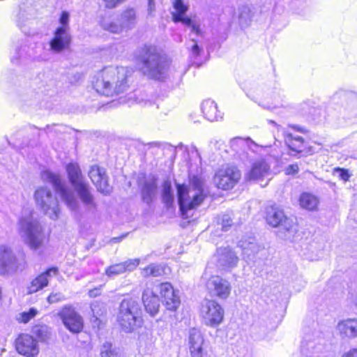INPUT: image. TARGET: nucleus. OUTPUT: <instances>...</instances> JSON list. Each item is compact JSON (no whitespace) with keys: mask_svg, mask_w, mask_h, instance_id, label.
<instances>
[{"mask_svg":"<svg viewBox=\"0 0 357 357\" xmlns=\"http://www.w3.org/2000/svg\"><path fill=\"white\" fill-rule=\"evenodd\" d=\"M142 74L153 79L161 80L168 68L167 58L155 46L145 45L138 56Z\"/></svg>","mask_w":357,"mask_h":357,"instance_id":"f257e3e1","label":"nucleus"},{"mask_svg":"<svg viewBox=\"0 0 357 357\" xmlns=\"http://www.w3.org/2000/svg\"><path fill=\"white\" fill-rule=\"evenodd\" d=\"M204 183L197 176H193L188 185L176 183L178 202L182 215L187 218L188 212L199 206L206 197Z\"/></svg>","mask_w":357,"mask_h":357,"instance_id":"f03ea898","label":"nucleus"},{"mask_svg":"<svg viewBox=\"0 0 357 357\" xmlns=\"http://www.w3.org/2000/svg\"><path fill=\"white\" fill-rule=\"evenodd\" d=\"M142 309L138 301L132 298L123 299L119 306L117 322L126 333H130L142 324Z\"/></svg>","mask_w":357,"mask_h":357,"instance_id":"7ed1b4c3","label":"nucleus"},{"mask_svg":"<svg viewBox=\"0 0 357 357\" xmlns=\"http://www.w3.org/2000/svg\"><path fill=\"white\" fill-rule=\"evenodd\" d=\"M266 220L269 225L278 228L277 235L281 238L291 240L297 231L296 224L276 206L267 207Z\"/></svg>","mask_w":357,"mask_h":357,"instance_id":"20e7f679","label":"nucleus"},{"mask_svg":"<svg viewBox=\"0 0 357 357\" xmlns=\"http://www.w3.org/2000/svg\"><path fill=\"white\" fill-rule=\"evenodd\" d=\"M65 328L71 333L79 334L83 332L84 322L81 314L70 304L63 305L57 313Z\"/></svg>","mask_w":357,"mask_h":357,"instance_id":"39448f33","label":"nucleus"},{"mask_svg":"<svg viewBox=\"0 0 357 357\" xmlns=\"http://www.w3.org/2000/svg\"><path fill=\"white\" fill-rule=\"evenodd\" d=\"M200 314L206 326L216 327L222 322L224 310L215 301L205 300L201 305Z\"/></svg>","mask_w":357,"mask_h":357,"instance_id":"423d86ee","label":"nucleus"},{"mask_svg":"<svg viewBox=\"0 0 357 357\" xmlns=\"http://www.w3.org/2000/svg\"><path fill=\"white\" fill-rule=\"evenodd\" d=\"M26 261L20 262L10 248L0 245V275H9L24 269Z\"/></svg>","mask_w":357,"mask_h":357,"instance_id":"0eeeda50","label":"nucleus"},{"mask_svg":"<svg viewBox=\"0 0 357 357\" xmlns=\"http://www.w3.org/2000/svg\"><path fill=\"white\" fill-rule=\"evenodd\" d=\"M37 206L45 214H50L52 219L58 218L59 209L50 190L46 188H39L34 194Z\"/></svg>","mask_w":357,"mask_h":357,"instance_id":"6e6552de","label":"nucleus"},{"mask_svg":"<svg viewBox=\"0 0 357 357\" xmlns=\"http://www.w3.org/2000/svg\"><path fill=\"white\" fill-rule=\"evenodd\" d=\"M14 346L17 354L24 357H36L40 351L38 340L28 333L19 334Z\"/></svg>","mask_w":357,"mask_h":357,"instance_id":"1a4fd4ad","label":"nucleus"},{"mask_svg":"<svg viewBox=\"0 0 357 357\" xmlns=\"http://www.w3.org/2000/svg\"><path fill=\"white\" fill-rule=\"evenodd\" d=\"M241 174L234 166L227 167L218 171L214 181L218 188L229 190L232 188L240 180Z\"/></svg>","mask_w":357,"mask_h":357,"instance_id":"9d476101","label":"nucleus"},{"mask_svg":"<svg viewBox=\"0 0 357 357\" xmlns=\"http://www.w3.org/2000/svg\"><path fill=\"white\" fill-rule=\"evenodd\" d=\"M188 344L191 357H211L201 331L195 328L188 333Z\"/></svg>","mask_w":357,"mask_h":357,"instance_id":"9b49d317","label":"nucleus"},{"mask_svg":"<svg viewBox=\"0 0 357 357\" xmlns=\"http://www.w3.org/2000/svg\"><path fill=\"white\" fill-rule=\"evenodd\" d=\"M48 181L53 185L55 192L59 195L61 199L70 208L77 206V200L73 192L66 186L60 176L55 174H49Z\"/></svg>","mask_w":357,"mask_h":357,"instance_id":"f8f14e48","label":"nucleus"},{"mask_svg":"<svg viewBox=\"0 0 357 357\" xmlns=\"http://www.w3.org/2000/svg\"><path fill=\"white\" fill-rule=\"evenodd\" d=\"M26 243L33 250L41 248L45 241H49L48 235L44 234L43 229L38 224L30 223L26 232Z\"/></svg>","mask_w":357,"mask_h":357,"instance_id":"ddd939ff","label":"nucleus"},{"mask_svg":"<svg viewBox=\"0 0 357 357\" xmlns=\"http://www.w3.org/2000/svg\"><path fill=\"white\" fill-rule=\"evenodd\" d=\"M206 288L211 296L226 299L230 294L231 287L227 280L213 275L208 280Z\"/></svg>","mask_w":357,"mask_h":357,"instance_id":"4468645a","label":"nucleus"},{"mask_svg":"<svg viewBox=\"0 0 357 357\" xmlns=\"http://www.w3.org/2000/svg\"><path fill=\"white\" fill-rule=\"evenodd\" d=\"M159 288L160 294L163 298L162 303L167 310L176 311L181 303L178 292L175 291L172 284L169 282L161 283L159 285Z\"/></svg>","mask_w":357,"mask_h":357,"instance_id":"2eb2a0df","label":"nucleus"},{"mask_svg":"<svg viewBox=\"0 0 357 357\" xmlns=\"http://www.w3.org/2000/svg\"><path fill=\"white\" fill-rule=\"evenodd\" d=\"M58 272V268L52 266L47 268L45 271L38 274L30 282V284L28 287V294H32L36 293L38 291L48 286V278L51 276V274H52L53 275H56Z\"/></svg>","mask_w":357,"mask_h":357,"instance_id":"dca6fc26","label":"nucleus"},{"mask_svg":"<svg viewBox=\"0 0 357 357\" xmlns=\"http://www.w3.org/2000/svg\"><path fill=\"white\" fill-rule=\"evenodd\" d=\"M270 174V166L264 160L255 162L250 169L245 173V179L247 181H259Z\"/></svg>","mask_w":357,"mask_h":357,"instance_id":"f3484780","label":"nucleus"},{"mask_svg":"<svg viewBox=\"0 0 357 357\" xmlns=\"http://www.w3.org/2000/svg\"><path fill=\"white\" fill-rule=\"evenodd\" d=\"M71 36L68 31L62 28H56L54 32V36L50 41L51 49L56 52H61L70 47Z\"/></svg>","mask_w":357,"mask_h":357,"instance_id":"a211bd4d","label":"nucleus"},{"mask_svg":"<svg viewBox=\"0 0 357 357\" xmlns=\"http://www.w3.org/2000/svg\"><path fill=\"white\" fill-rule=\"evenodd\" d=\"M216 260L218 266L222 269L233 268L238 261L236 253L229 248H220L217 250Z\"/></svg>","mask_w":357,"mask_h":357,"instance_id":"6ab92c4d","label":"nucleus"},{"mask_svg":"<svg viewBox=\"0 0 357 357\" xmlns=\"http://www.w3.org/2000/svg\"><path fill=\"white\" fill-rule=\"evenodd\" d=\"M132 70L127 67L116 68V81L114 93L117 95L126 92L130 88V79Z\"/></svg>","mask_w":357,"mask_h":357,"instance_id":"aec40b11","label":"nucleus"},{"mask_svg":"<svg viewBox=\"0 0 357 357\" xmlns=\"http://www.w3.org/2000/svg\"><path fill=\"white\" fill-rule=\"evenodd\" d=\"M142 301L146 311L151 316H155L159 311L160 299L150 288L144 289L142 294Z\"/></svg>","mask_w":357,"mask_h":357,"instance_id":"412c9836","label":"nucleus"},{"mask_svg":"<svg viewBox=\"0 0 357 357\" xmlns=\"http://www.w3.org/2000/svg\"><path fill=\"white\" fill-rule=\"evenodd\" d=\"M337 329L344 337L349 339L357 337V319H347L340 321Z\"/></svg>","mask_w":357,"mask_h":357,"instance_id":"4be33fe9","label":"nucleus"},{"mask_svg":"<svg viewBox=\"0 0 357 357\" xmlns=\"http://www.w3.org/2000/svg\"><path fill=\"white\" fill-rule=\"evenodd\" d=\"M68 181L73 187L84 182V176L79 165L76 162H69L66 166Z\"/></svg>","mask_w":357,"mask_h":357,"instance_id":"5701e85b","label":"nucleus"},{"mask_svg":"<svg viewBox=\"0 0 357 357\" xmlns=\"http://www.w3.org/2000/svg\"><path fill=\"white\" fill-rule=\"evenodd\" d=\"M89 176L99 191L102 192H107V181L106 176L104 174L100 172L98 167H91L89 172Z\"/></svg>","mask_w":357,"mask_h":357,"instance_id":"b1692460","label":"nucleus"},{"mask_svg":"<svg viewBox=\"0 0 357 357\" xmlns=\"http://www.w3.org/2000/svg\"><path fill=\"white\" fill-rule=\"evenodd\" d=\"M238 245L242 249L243 255L248 258L254 257L261 249V246L258 245L254 237L242 238L238 242Z\"/></svg>","mask_w":357,"mask_h":357,"instance_id":"393cba45","label":"nucleus"},{"mask_svg":"<svg viewBox=\"0 0 357 357\" xmlns=\"http://www.w3.org/2000/svg\"><path fill=\"white\" fill-rule=\"evenodd\" d=\"M77 195L82 203L86 205L93 204V196L91 194L89 185L86 182H83L73 187Z\"/></svg>","mask_w":357,"mask_h":357,"instance_id":"a878e982","label":"nucleus"},{"mask_svg":"<svg viewBox=\"0 0 357 357\" xmlns=\"http://www.w3.org/2000/svg\"><path fill=\"white\" fill-rule=\"evenodd\" d=\"M202 110L208 121H216L220 116L216 103L211 99L203 101Z\"/></svg>","mask_w":357,"mask_h":357,"instance_id":"bb28decb","label":"nucleus"},{"mask_svg":"<svg viewBox=\"0 0 357 357\" xmlns=\"http://www.w3.org/2000/svg\"><path fill=\"white\" fill-rule=\"evenodd\" d=\"M158 185L155 180L147 181L144 183L142 190V197L143 202L151 204L155 195Z\"/></svg>","mask_w":357,"mask_h":357,"instance_id":"cd10ccee","label":"nucleus"},{"mask_svg":"<svg viewBox=\"0 0 357 357\" xmlns=\"http://www.w3.org/2000/svg\"><path fill=\"white\" fill-rule=\"evenodd\" d=\"M139 264V259H128V261L113 265V275L121 274L126 271H132Z\"/></svg>","mask_w":357,"mask_h":357,"instance_id":"c85d7f7f","label":"nucleus"},{"mask_svg":"<svg viewBox=\"0 0 357 357\" xmlns=\"http://www.w3.org/2000/svg\"><path fill=\"white\" fill-rule=\"evenodd\" d=\"M299 202L302 208L309 211L317 209L319 204V199L317 197L310 193L302 194Z\"/></svg>","mask_w":357,"mask_h":357,"instance_id":"c756f323","label":"nucleus"},{"mask_svg":"<svg viewBox=\"0 0 357 357\" xmlns=\"http://www.w3.org/2000/svg\"><path fill=\"white\" fill-rule=\"evenodd\" d=\"M174 8L175 9V12L172 13V16L174 22H182V20L188 18V17L185 16L188 10V6L183 3V0H175L174 2Z\"/></svg>","mask_w":357,"mask_h":357,"instance_id":"7c9ffc66","label":"nucleus"},{"mask_svg":"<svg viewBox=\"0 0 357 357\" xmlns=\"http://www.w3.org/2000/svg\"><path fill=\"white\" fill-rule=\"evenodd\" d=\"M165 273V267L161 264H151L142 270V275L144 278L158 277Z\"/></svg>","mask_w":357,"mask_h":357,"instance_id":"2f4dec72","label":"nucleus"},{"mask_svg":"<svg viewBox=\"0 0 357 357\" xmlns=\"http://www.w3.org/2000/svg\"><path fill=\"white\" fill-rule=\"evenodd\" d=\"M162 199L167 206H170L174 201V195L169 180H165L162 183Z\"/></svg>","mask_w":357,"mask_h":357,"instance_id":"473e14b6","label":"nucleus"},{"mask_svg":"<svg viewBox=\"0 0 357 357\" xmlns=\"http://www.w3.org/2000/svg\"><path fill=\"white\" fill-rule=\"evenodd\" d=\"M285 142L291 151L296 153L302 152L303 139L301 137H294L292 134L288 133L286 135Z\"/></svg>","mask_w":357,"mask_h":357,"instance_id":"72a5a7b5","label":"nucleus"},{"mask_svg":"<svg viewBox=\"0 0 357 357\" xmlns=\"http://www.w3.org/2000/svg\"><path fill=\"white\" fill-rule=\"evenodd\" d=\"M136 21V12L133 8L126 9L121 15V22L122 26L130 28Z\"/></svg>","mask_w":357,"mask_h":357,"instance_id":"f704fd0d","label":"nucleus"},{"mask_svg":"<svg viewBox=\"0 0 357 357\" xmlns=\"http://www.w3.org/2000/svg\"><path fill=\"white\" fill-rule=\"evenodd\" d=\"M252 13L250 8L248 6H242L239 10V23L241 26H247L250 24L252 18Z\"/></svg>","mask_w":357,"mask_h":357,"instance_id":"c9c22d12","label":"nucleus"},{"mask_svg":"<svg viewBox=\"0 0 357 357\" xmlns=\"http://www.w3.org/2000/svg\"><path fill=\"white\" fill-rule=\"evenodd\" d=\"M38 313V311L36 308L31 307L28 311L20 313L17 321L19 323L26 324L33 319Z\"/></svg>","mask_w":357,"mask_h":357,"instance_id":"e433bc0d","label":"nucleus"},{"mask_svg":"<svg viewBox=\"0 0 357 357\" xmlns=\"http://www.w3.org/2000/svg\"><path fill=\"white\" fill-rule=\"evenodd\" d=\"M34 334L40 340L45 341L49 337V332L46 326H38L35 327Z\"/></svg>","mask_w":357,"mask_h":357,"instance_id":"4c0bfd02","label":"nucleus"},{"mask_svg":"<svg viewBox=\"0 0 357 357\" xmlns=\"http://www.w3.org/2000/svg\"><path fill=\"white\" fill-rule=\"evenodd\" d=\"M61 25L57 28H62L64 31L69 32V13L67 11H62L59 17Z\"/></svg>","mask_w":357,"mask_h":357,"instance_id":"58836bf2","label":"nucleus"},{"mask_svg":"<svg viewBox=\"0 0 357 357\" xmlns=\"http://www.w3.org/2000/svg\"><path fill=\"white\" fill-rule=\"evenodd\" d=\"M182 23L190 27L192 31L195 33L197 35H201L202 31L199 28V25L195 21L192 20L190 17L182 20Z\"/></svg>","mask_w":357,"mask_h":357,"instance_id":"ea45409f","label":"nucleus"},{"mask_svg":"<svg viewBox=\"0 0 357 357\" xmlns=\"http://www.w3.org/2000/svg\"><path fill=\"white\" fill-rule=\"evenodd\" d=\"M220 224L222 225V230L227 231L233 225L231 215L229 213L222 215Z\"/></svg>","mask_w":357,"mask_h":357,"instance_id":"a19ab883","label":"nucleus"},{"mask_svg":"<svg viewBox=\"0 0 357 357\" xmlns=\"http://www.w3.org/2000/svg\"><path fill=\"white\" fill-rule=\"evenodd\" d=\"M191 41L192 43V45L191 46H189L188 49L190 51L192 56L196 58L200 55L201 52H202V49L199 47L195 40L192 39Z\"/></svg>","mask_w":357,"mask_h":357,"instance_id":"79ce46f5","label":"nucleus"},{"mask_svg":"<svg viewBox=\"0 0 357 357\" xmlns=\"http://www.w3.org/2000/svg\"><path fill=\"white\" fill-rule=\"evenodd\" d=\"M63 297L61 293H51L47 298V301L49 304L56 303L61 302L63 300Z\"/></svg>","mask_w":357,"mask_h":357,"instance_id":"37998d69","label":"nucleus"},{"mask_svg":"<svg viewBox=\"0 0 357 357\" xmlns=\"http://www.w3.org/2000/svg\"><path fill=\"white\" fill-rule=\"evenodd\" d=\"M299 167L297 164L289 165L287 169L286 172L287 174H294L298 172Z\"/></svg>","mask_w":357,"mask_h":357,"instance_id":"c03bdc74","label":"nucleus"},{"mask_svg":"<svg viewBox=\"0 0 357 357\" xmlns=\"http://www.w3.org/2000/svg\"><path fill=\"white\" fill-rule=\"evenodd\" d=\"M337 171L340 172V177L342 180L347 181L349 180L350 175L347 170L338 168Z\"/></svg>","mask_w":357,"mask_h":357,"instance_id":"a18cd8bd","label":"nucleus"},{"mask_svg":"<svg viewBox=\"0 0 357 357\" xmlns=\"http://www.w3.org/2000/svg\"><path fill=\"white\" fill-rule=\"evenodd\" d=\"M105 349L100 353L101 357H110L112 355V349L110 345H104Z\"/></svg>","mask_w":357,"mask_h":357,"instance_id":"49530a36","label":"nucleus"},{"mask_svg":"<svg viewBox=\"0 0 357 357\" xmlns=\"http://www.w3.org/2000/svg\"><path fill=\"white\" fill-rule=\"evenodd\" d=\"M155 11V0H148V13L149 15H152Z\"/></svg>","mask_w":357,"mask_h":357,"instance_id":"de8ad7c7","label":"nucleus"},{"mask_svg":"<svg viewBox=\"0 0 357 357\" xmlns=\"http://www.w3.org/2000/svg\"><path fill=\"white\" fill-rule=\"evenodd\" d=\"M342 357H357V349H351L344 353Z\"/></svg>","mask_w":357,"mask_h":357,"instance_id":"09e8293b","label":"nucleus"},{"mask_svg":"<svg viewBox=\"0 0 357 357\" xmlns=\"http://www.w3.org/2000/svg\"><path fill=\"white\" fill-rule=\"evenodd\" d=\"M100 288H94L89 291V294L90 297H96V296L100 294Z\"/></svg>","mask_w":357,"mask_h":357,"instance_id":"8fccbe9b","label":"nucleus"},{"mask_svg":"<svg viewBox=\"0 0 357 357\" xmlns=\"http://www.w3.org/2000/svg\"><path fill=\"white\" fill-rule=\"evenodd\" d=\"M127 236V234H123L119 237H113V243H119L122 238H125Z\"/></svg>","mask_w":357,"mask_h":357,"instance_id":"3c124183","label":"nucleus"},{"mask_svg":"<svg viewBox=\"0 0 357 357\" xmlns=\"http://www.w3.org/2000/svg\"><path fill=\"white\" fill-rule=\"evenodd\" d=\"M125 0H113V7H114L117 3H121Z\"/></svg>","mask_w":357,"mask_h":357,"instance_id":"603ef678","label":"nucleus"},{"mask_svg":"<svg viewBox=\"0 0 357 357\" xmlns=\"http://www.w3.org/2000/svg\"><path fill=\"white\" fill-rule=\"evenodd\" d=\"M353 304L354 305V306L356 307L357 309V294L355 295V296L353 298Z\"/></svg>","mask_w":357,"mask_h":357,"instance_id":"864d4df0","label":"nucleus"},{"mask_svg":"<svg viewBox=\"0 0 357 357\" xmlns=\"http://www.w3.org/2000/svg\"><path fill=\"white\" fill-rule=\"evenodd\" d=\"M106 3H109L111 0H103Z\"/></svg>","mask_w":357,"mask_h":357,"instance_id":"5fc2aeb1","label":"nucleus"},{"mask_svg":"<svg viewBox=\"0 0 357 357\" xmlns=\"http://www.w3.org/2000/svg\"><path fill=\"white\" fill-rule=\"evenodd\" d=\"M109 86V83H106L105 84V87H108Z\"/></svg>","mask_w":357,"mask_h":357,"instance_id":"6e6d98bb","label":"nucleus"},{"mask_svg":"<svg viewBox=\"0 0 357 357\" xmlns=\"http://www.w3.org/2000/svg\"><path fill=\"white\" fill-rule=\"evenodd\" d=\"M122 102H126V100L125 98H123V99L122 100Z\"/></svg>","mask_w":357,"mask_h":357,"instance_id":"4d7b16f0","label":"nucleus"}]
</instances>
